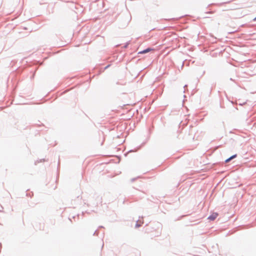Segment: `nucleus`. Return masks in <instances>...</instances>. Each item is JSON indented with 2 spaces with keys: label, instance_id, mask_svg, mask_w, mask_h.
Returning a JSON list of instances; mask_svg holds the SVG:
<instances>
[{
  "label": "nucleus",
  "instance_id": "1",
  "mask_svg": "<svg viewBox=\"0 0 256 256\" xmlns=\"http://www.w3.org/2000/svg\"><path fill=\"white\" fill-rule=\"evenodd\" d=\"M218 216V214L214 212L208 218L211 220H214L216 217Z\"/></svg>",
  "mask_w": 256,
  "mask_h": 256
},
{
  "label": "nucleus",
  "instance_id": "2",
  "mask_svg": "<svg viewBox=\"0 0 256 256\" xmlns=\"http://www.w3.org/2000/svg\"><path fill=\"white\" fill-rule=\"evenodd\" d=\"M152 50L151 48H146V50H144L140 52H138V54H146V52H150Z\"/></svg>",
  "mask_w": 256,
  "mask_h": 256
},
{
  "label": "nucleus",
  "instance_id": "3",
  "mask_svg": "<svg viewBox=\"0 0 256 256\" xmlns=\"http://www.w3.org/2000/svg\"><path fill=\"white\" fill-rule=\"evenodd\" d=\"M236 154H234L231 157H230V158L226 159L225 162H229L231 160L233 159L234 158H236Z\"/></svg>",
  "mask_w": 256,
  "mask_h": 256
},
{
  "label": "nucleus",
  "instance_id": "4",
  "mask_svg": "<svg viewBox=\"0 0 256 256\" xmlns=\"http://www.w3.org/2000/svg\"><path fill=\"white\" fill-rule=\"evenodd\" d=\"M255 19H256V18Z\"/></svg>",
  "mask_w": 256,
  "mask_h": 256
}]
</instances>
